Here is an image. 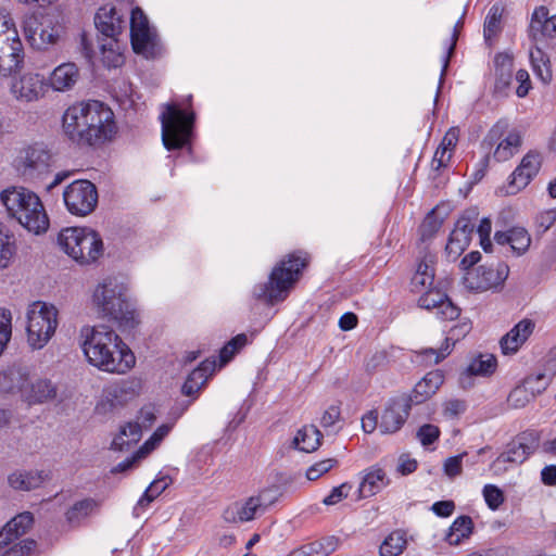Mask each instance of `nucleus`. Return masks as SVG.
<instances>
[{
    "mask_svg": "<svg viewBox=\"0 0 556 556\" xmlns=\"http://www.w3.org/2000/svg\"><path fill=\"white\" fill-rule=\"evenodd\" d=\"M466 455H467L466 453H462L459 455L448 457L444 462V466H443L445 475L448 476L450 478H454V477L460 475L463 458Z\"/></svg>",
    "mask_w": 556,
    "mask_h": 556,
    "instance_id": "63",
    "label": "nucleus"
},
{
    "mask_svg": "<svg viewBox=\"0 0 556 556\" xmlns=\"http://www.w3.org/2000/svg\"><path fill=\"white\" fill-rule=\"evenodd\" d=\"M320 440V431L315 426L311 425L304 426L296 432L293 444L298 450L309 453L317 450Z\"/></svg>",
    "mask_w": 556,
    "mask_h": 556,
    "instance_id": "40",
    "label": "nucleus"
},
{
    "mask_svg": "<svg viewBox=\"0 0 556 556\" xmlns=\"http://www.w3.org/2000/svg\"><path fill=\"white\" fill-rule=\"evenodd\" d=\"M34 522L33 515L30 513H22L14 518H12L9 522L5 525V531H10L11 527H14L16 532L20 535H23L26 533V531L31 527Z\"/></svg>",
    "mask_w": 556,
    "mask_h": 556,
    "instance_id": "55",
    "label": "nucleus"
},
{
    "mask_svg": "<svg viewBox=\"0 0 556 556\" xmlns=\"http://www.w3.org/2000/svg\"><path fill=\"white\" fill-rule=\"evenodd\" d=\"M532 70L535 76L545 85L552 80V70L549 59L540 48H535L530 52Z\"/></svg>",
    "mask_w": 556,
    "mask_h": 556,
    "instance_id": "44",
    "label": "nucleus"
},
{
    "mask_svg": "<svg viewBox=\"0 0 556 556\" xmlns=\"http://www.w3.org/2000/svg\"><path fill=\"white\" fill-rule=\"evenodd\" d=\"M482 495L491 510L498 509L505 500L503 491L494 484H485L482 490Z\"/></svg>",
    "mask_w": 556,
    "mask_h": 556,
    "instance_id": "54",
    "label": "nucleus"
},
{
    "mask_svg": "<svg viewBox=\"0 0 556 556\" xmlns=\"http://www.w3.org/2000/svg\"><path fill=\"white\" fill-rule=\"evenodd\" d=\"M541 167L540 154L528 152L521 160L520 164L511 173L508 182V193H517L526 188Z\"/></svg>",
    "mask_w": 556,
    "mask_h": 556,
    "instance_id": "21",
    "label": "nucleus"
},
{
    "mask_svg": "<svg viewBox=\"0 0 556 556\" xmlns=\"http://www.w3.org/2000/svg\"><path fill=\"white\" fill-rule=\"evenodd\" d=\"M170 430V426L162 425L160 426L149 440L144 442V444L138 450L139 457H146L150 452H152L161 441L168 434Z\"/></svg>",
    "mask_w": 556,
    "mask_h": 556,
    "instance_id": "52",
    "label": "nucleus"
},
{
    "mask_svg": "<svg viewBox=\"0 0 556 556\" xmlns=\"http://www.w3.org/2000/svg\"><path fill=\"white\" fill-rule=\"evenodd\" d=\"M28 372L20 367H11L0 371V392L21 393L24 395Z\"/></svg>",
    "mask_w": 556,
    "mask_h": 556,
    "instance_id": "33",
    "label": "nucleus"
},
{
    "mask_svg": "<svg viewBox=\"0 0 556 556\" xmlns=\"http://www.w3.org/2000/svg\"><path fill=\"white\" fill-rule=\"evenodd\" d=\"M390 480L383 469L372 466L363 472L358 486V497L367 498L376 495L389 484Z\"/></svg>",
    "mask_w": 556,
    "mask_h": 556,
    "instance_id": "26",
    "label": "nucleus"
},
{
    "mask_svg": "<svg viewBox=\"0 0 556 556\" xmlns=\"http://www.w3.org/2000/svg\"><path fill=\"white\" fill-rule=\"evenodd\" d=\"M280 493L276 488H266L257 493L229 504L222 514L227 523H245L265 515L278 501Z\"/></svg>",
    "mask_w": 556,
    "mask_h": 556,
    "instance_id": "7",
    "label": "nucleus"
},
{
    "mask_svg": "<svg viewBox=\"0 0 556 556\" xmlns=\"http://www.w3.org/2000/svg\"><path fill=\"white\" fill-rule=\"evenodd\" d=\"M16 241L12 233L0 229V270L11 266L16 255Z\"/></svg>",
    "mask_w": 556,
    "mask_h": 556,
    "instance_id": "45",
    "label": "nucleus"
},
{
    "mask_svg": "<svg viewBox=\"0 0 556 556\" xmlns=\"http://www.w3.org/2000/svg\"><path fill=\"white\" fill-rule=\"evenodd\" d=\"M419 306L434 311L438 318L442 320H454L459 315V308L452 301L438 290H429L419 298Z\"/></svg>",
    "mask_w": 556,
    "mask_h": 556,
    "instance_id": "22",
    "label": "nucleus"
},
{
    "mask_svg": "<svg viewBox=\"0 0 556 556\" xmlns=\"http://www.w3.org/2000/svg\"><path fill=\"white\" fill-rule=\"evenodd\" d=\"M478 235L480 237V245L485 252H490L492 248V241L490 239V233L492 231L491 220L486 217L480 220L478 226Z\"/></svg>",
    "mask_w": 556,
    "mask_h": 556,
    "instance_id": "60",
    "label": "nucleus"
},
{
    "mask_svg": "<svg viewBox=\"0 0 556 556\" xmlns=\"http://www.w3.org/2000/svg\"><path fill=\"white\" fill-rule=\"evenodd\" d=\"M435 256L426 253L417 265L416 271L412 278V286L415 291H422L431 287L434 281Z\"/></svg>",
    "mask_w": 556,
    "mask_h": 556,
    "instance_id": "35",
    "label": "nucleus"
},
{
    "mask_svg": "<svg viewBox=\"0 0 556 556\" xmlns=\"http://www.w3.org/2000/svg\"><path fill=\"white\" fill-rule=\"evenodd\" d=\"M472 532V520L468 516H459L451 525L445 540L450 545H458Z\"/></svg>",
    "mask_w": 556,
    "mask_h": 556,
    "instance_id": "42",
    "label": "nucleus"
},
{
    "mask_svg": "<svg viewBox=\"0 0 556 556\" xmlns=\"http://www.w3.org/2000/svg\"><path fill=\"white\" fill-rule=\"evenodd\" d=\"M12 315L9 309H0V355L3 353L12 334Z\"/></svg>",
    "mask_w": 556,
    "mask_h": 556,
    "instance_id": "53",
    "label": "nucleus"
},
{
    "mask_svg": "<svg viewBox=\"0 0 556 556\" xmlns=\"http://www.w3.org/2000/svg\"><path fill=\"white\" fill-rule=\"evenodd\" d=\"M99 50L104 66L116 68L124 63V55L118 37H104L100 40Z\"/></svg>",
    "mask_w": 556,
    "mask_h": 556,
    "instance_id": "36",
    "label": "nucleus"
},
{
    "mask_svg": "<svg viewBox=\"0 0 556 556\" xmlns=\"http://www.w3.org/2000/svg\"><path fill=\"white\" fill-rule=\"evenodd\" d=\"M62 30L56 16L50 13L33 14L24 21L26 40L38 51H47L55 46Z\"/></svg>",
    "mask_w": 556,
    "mask_h": 556,
    "instance_id": "9",
    "label": "nucleus"
},
{
    "mask_svg": "<svg viewBox=\"0 0 556 556\" xmlns=\"http://www.w3.org/2000/svg\"><path fill=\"white\" fill-rule=\"evenodd\" d=\"M534 328L529 319L520 320L508 333L501 339V349L504 354H514L527 341Z\"/></svg>",
    "mask_w": 556,
    "mask_h": 556,
    "instance_id": "28",
    "label": "nucleus"
},
{
    "mask_svg": "<svg viewBox=\"0 0 556 556\" xmlns=\"http://www.w3.org/2000/svg\"><path fill=\"white\" fill-rule=\"evenodd\" d=\"M336 463L334 459L328 458L314 464L306 471L307 479L311 481L317 480L320 476L328 472Z\"/></svg>",
    "mask_w": 556,
    "mask_h": 556,
    "instance_id": "59",
    "label": "nucleus"
},
{
    "mask_svg": "<svg viewBox=\"0 0 556 556\" xmlns=\"http://www.w3.org/2000/svg\"><path fill=\"white\" fill-rule=\"evenodd\" d=\"M162 141L167 150L180 149L188 143L193 113L186 114L176 104H166L161 114Z\"/></svg>",
    "mask_w": 556,
    "mask_h": 556,
    "instance_id": "8",
    "label": "nucleus"
},
{
    "mask_svg": "<svg viewBox=\"0 0 556 556\" xmlns=\"http://www.w3.org/2000/svg\"><path fill=\"white\" fill-rule=\"evenodd\" d=\"M534 379H525L521 386L516 387L508 395V403L514 408L525 407L538 394L542 393L543 386L533 387Z\"/></svg>",
    "mask_w": 556,
    "mask_h": 556,
    "instance_id": "37",
    "label": "nucleus"
},
{
    "mask_svg": "<svg viewBox=\"0 0 556 556\" xmlns=\"http://www.w3.org/2000/svg\"><path fill=\"white\" fill-rule=\"evenodd\" d=\"M331 551H333V547L324 548L321 542H314L293 551L288 556H326Z\"/></svg>",
    "mask_w": 556,
    "mask_h": 556,
    "instance_id": "56",
    "label": "nucleus"
},
{
    "mask_svg": "<svg viewBox=\"0 0 556 556\" xmlns=\"http://www.w3.org/2000/svg\"><path fill=\"white\" fill-rule=\"evenodd\" d=\"M496 369V358L492 354H480L473 357L464 374L469 376H489Z\"/></svg>",
    "mask_w": 556,
    "mask_h": 556,
    "instance_id": "43",
    "label": "nucleus"
},
{
    "mask_svg": "<svg viewBox=\"0 0 556 556\" xmlns=\"http://www.w3.org/2000/svg\"><path fill=\"white\" fill-rule=\"evenodd\" d=\"M14 41L22 42L15 23L9 13L0 11V49Z\"/></svg>",
    "mask_w": 556,
    "mask_h": 556,
    "instance_id": "46",
    "label": "nucleus"
},
{
    "mask_svg": "<svg viewBox=\"0 0 556 556\" xmlns=\"http://www.w3.org/2000/svg\"><path fill=\"white\" fill-rule=\"evenodd\" d=\"M92 303L102 316L116 321L121 327L135 326L136 312L127 298V288L117 279H103L93 291Z\"/></svg>",
    "mask_w": 556,
    "mask_h": 556,
    "instance_id": "4",
    "label": "nucleus"
},
{
    "mask_svg": "<svg viewBox=\"0 0 556 556\" xmlns=\"http://www.w3.org/2000/svg\"><path fill=\"white\" fill-rule=\"evenodd\" d=\"M470 327L468 324H462L453 327L448 334L445 337L444 342L438 349L428 348L422 350L419 355L428 365L438 364L443 361L446 356H448L452 352V349L460 337H464L468 333Z\"/></svg>",
    "mask_w": 556,
    "mask_h": 556,
    "instance_id": "23",
    "label": "nucleus"
},
{
    "mask_svg": "<svg viewBox=\"0 0 556 556\" xmlns=\"http://www.w3.org/2000/svg\"><path fill=\"white\" fill-rule=\"evenodd\" d=\"M60 248L75 262L89 265L103 254V242L98 232L86 227H68L60 231Z\"/></svg>",
    "mask_w": 556,
    "mask_h": 556,
    "instance_id": "5",
    "label": "nucleus"
},
{
    "mask_svg": "<svg viewBox=\"0 0 556 556\" xmlns=\"http://www.w3.org/2000/svg\"><path fill=\"white\" fill-rule=\"evenodd\" d=\"M216 369L215 359L203 361L187 378L182 386V393L186 396L197 395L198 392L204 387L207 379L213 375Z\"/></svg>",
    "mask_w": 556,
    "mask_h": 556,
    "instance_id": "29",
    "label": "nucleus"
},
{
    "mask_svg": "<svg viewBox=\"0 0 556 556\" xmlns=\"http://www.w3.org/2000/svg\"><path fill=\"white\" fill-rule=\"evenodd\" d=\"M249 340L247 334L240 333L228 341L219 352V367L229 363L235 355L248 344Z\"/></svg>",
    "mask_w": 556,
    "mask_h": 556,
    "instance_id": "47",
    "label": "nucleus"
},
{
    "mask_svg": "<svg viewBox=\"0 0 556 556\" xmlns=\"http://www.w3.org/2000/svg\"><path fill=\"white\" fill-rule=\"evenodd\" d=\"M530 31L532 33L533 37H535L538 33H541L546 37H555L556 15L548 17V11L544 7L535 9L530 24Z\"/></svg>",
    "mask_w": 556,
    "mask_h": 556,
    "instance_id": "38",
    "label": "nucleus"
},
{
    "mask_svg": "<svg viewBox=\"0 0 556 556\" xmlns=\"http://www.w3.org/2000/svg\"><path fill=\"white\" fill-rule=\"evenodd\" d=\"M306 264L307 257L305 255L298 253L287 255L273 268L266 283L254 287L253 295L271 305L285 301Z\"/></svg>",
    "mask_w": 556,
    "mask_h": 556,
    "instance_id": "3",
    "label": "nucleus"
},
{
    "mask_svg": "<svg viewBox=\"0 0 556 556\" xmlns=\"http://www.w3.org/2000/svg\"><path fill=\"white\" fill-rule=\"evenodd\" d=\"M63 199L71 214L87 216L98 204V191L89 180H75L65 188Z\"/></svg>",
    "mask_w": 556,
    "mask_h": 556,
    "instance_id": "11",
    "label": "nucleus"
},
{
    "mask_svg": "<svg viewBox=\"0 0 556 556\" xmlns=\"http://www.w3.org/2000/svg\"><path fill=\"white\" fill-rule=\"evenodd\" d=\"M440 435V430L434 425H424L419 428L417 432V437L420 440L422 445L432 444L435 440H438Z\"/></svg>",
    "mask_w": 556,
    "mask_h": 556,
    "instance_id": "62",
    "label": "nucleus"
},
{
    "mask_svg": "<svg viewBox=\"0 0 556 556\" xmlns=\"http://www.w3.org/2000/svg\"><path fill=\"white\" fill-rule=\"evenodd\" d=\"M469 239H467L464 232L453 230L445 247L447 256L453 261L456 260L469 245Z\"/></svg>",
    "mask_w": 556,
    "mask_h": 556,
    "instance_id": "49",
    "label": "nucleus"
},
{
    "mask_svg": "<svg viewBox=\"0 0 556 556\" xmlns=\"http://www.w3.org/2000/svg\"><path fill=\"white\" fill-rule=\"evenodd\" d=\"M508 274L509 268L503 262L481 265L477 269L467 271L463 278V283L470 291H486L502 286Z\"/></svg>",
    "mask_w": 556,
    "mask_h": 556,
    "instance_id": "13",
    "label": "nucleus"
},
{
    "mask_svg": "<svg viewBox=\"0 0 556 556\" xmlns=\"http://www.w3.org/2000/svg\"><path fill=\"white\" fill-rule=\"evenodd\" d=\"M521 147V136L517 130L508 135L497 144L493 156L497 162H505L511 159Z\"/></svg>",
    "mask_w": 556,
    "mask_h": 556,
    "instance_id": "41",
    "label": "nucleus"
},
{
    "mask_svg": "<svg viewBox=\"0 0 556 556\" xmlns=\"http://www.w3.org/2000/svg\"><path fill=\"white\" fill-rule=\"evenodd\" d=\"M538 228L545 232L556 223V208H551L538 214L535 219Z\"/></svg>",
    "mask_w": 556,
    "mask_h": 556,
    "instance_id": "64",
    "label": "nucleus"
},
{
    "mask_svg": "<svg viewBox=\"0 0 556 556\" xmlns=\"http://www.w3.org/2000/svg\"><path fill=\"white\" fill-rule=\"evenodd\" d=\"M443 383V376L440 371L428 372L420 381H418L412 394L407 395L410 399V404H421L430 399Z\"/></svg>",
    "mask_w": 556,
    "mask_h": 556,
    "instance_id": "30",
    "label": "nucleus"
},
{
    "mask_svg": "<svg viewBox=\"0 0 556 556\" xmlns=\"http://www.w3.org/2000/svg\"><path fill=\"white\" fill-rule=\"evenodd\" d=\"M24 61V49L22 42L11 43L0 49V75L9 76L18 71Z\"/></svg>",
    "mask_w": 556,
    "mask_h": 556,
    "instance_id": "34",
    "label": "nucleus"
},
{
    "mask_svg": "<svg viewBox=\"0 0 556 556\" xmlns=\"http://www.w3.org/2000/svg\"><path fill=\"white\" fill-rule=\"evenodd\" d=\"M62 128L66 137L77 143H90L91 134L87 132L86 102L75 103L66 109L62 117Z\"/></svg>",
    "mask_w": 556,
    "mask_h": 556,
    "instance_id": "16",
    "label": "nucleus"
},
{
    "mask_svg": "<svg viewBox=\"0 0 556 556\" xmlns=\"http://www.w3.org/2000/svg\"><path fill=\"white\" fill-rule=\"evenodd\" d=\"M130 39L136 53L153 58L156 52V35L149 26V21L141 9H131Z\"/></svg>",
    "mask_w": 556,
    "mask_h": 556,
    "instance_id": "14",
    "label": "nucleus"
},
{
    "mask_svg": "<svg viewBox=\"0 0 556 556\" xmlns=\"http://www.w3.org/2000/svg\"><path fill=\"white\" fill-rule=\"evenodd\" d=\"M56 396V388L49 379L38 378L34 381L28 379L23 399L29 404L45 403Z\"/></svg>",
    "mask_w": 556,
    "mask_h": 556,
    "instance_id": "31",
    "label": "nucleus"
},
{
    "mask_svg": "<svg viewBox=\"0 0 556 556\" xmlns=\"http://www.w3.org/2000/svg\"><path fill=\"white\" fill-rule=\"evenodd\" d=\"M0 203L8 215L35 235L49 228V218L40 198L22 186H10L0 192Z\"/></svg>",
    "mask_w": 556,
    "mask_h": 556,
    "instance_id": "2",
    "label": "nucleus"
},
{
    "mask_svg": "<svg viewBox=\"0 0 556 556\" xmlns=\"http://www.w3.org/2000/svg\"><path fill=\"white\" fill-rule=\"evenodd\" d=\"M494 93L504 96L513 78L514 56L508 52L495 54L494 60Z\"/></svg>",
    "mask_w": 556,
    "mask_h": 556,
    "instance_id": "25",
    "label": "nucleus"
},
{
    "mask_svg": "<svg viewBox=\"0 0 556 556\" xmlns=\"http://www.w3.org/2000/svg\"><path fill=\"white\" fill-rule=\"evenodd\" d=\"M47 83L42 75L26 73L11 85V92L18 101L33 102L43 97Z\"/></svg>",
    "mask_w": 556,
    "mask_h": 556,
    "instance_id": "20",
    "label": "nucleus"
},
{
    "mask_svg": "<svg viewBox=\"0 0 556 556\" xmlns=\"http://www.w3.org/2000/svg\"><path fill=\"white\" fill-rule=\"evenodd\" d=\"M50 153L40 146H29L20 151L14 160L15 169L25 178H34L49 167Z\"/></svg>",
    "mask_w": 556,
    "mask_h": 556,
    "instance_id": "15",
    "label": "nucleus"
},
{
    "mask_svg": "<svg viewBox=\"0 0 556 556\" xmlns=\"http://www.w3.org/2000/svg\"><path fill=\"white\" fill-rule=\"evenodd\" d=\"M154 421L155 414L153 408H142L137 420L129 421L121 428L119 433L112 442V447L118 451L128 448L131 444L137 443L140 440L142 431L150 429Z\"/></svg>",
    "mask_w": 556,
    "mask_h": 556,
    "instance_id": "17",
    "label": "nucleus"
},
{
    "mask_svg": "<svg viewBox=\"0 0 556 556\" xmlns=\"http://www.w3.org/2000/svg\"><path fill=\"white\" fill-rule=\"evenodd\" d=\"M510 248L516 255L525 254L531 243L529 232L522 227H515L510 229Z\"/></svg>",
    "mask_w": 556,
    "mask_h": 556,
    "instance_id": "50",
    "label": "nucleus"
},
{
    "mask_svg": "<svg viewBox=\"0 0 556 556\" xmlns=\"http://www.w3.org/2000/svg\"><path fill=\"white\" fill-rule=\"evenodd\" d=\"M441 225H442V219H439L437 216V211L432 210L426 216V218L424 219V222L420 226L421 236L424 238L433 236L439 230Z\"/></svg>",
    "mask_w": 556,
    "mask_h": 556,
    "instance_id": "58",
    "label": "nucleus"
},
{
    "mask_svg": "<svg viewBox=\"0 0 556 556\" xmlns=\"http://www.w3.org/2000/svg\"><path fill=\"white\" fill-rule=\"evenodd\" d=\"M459 139V129L451 127L444 135L440 146L434 152L431 166L433 169L439 170L450 163L454 149Z\"/></svg>",
    "mask_w": 556,
    "mask_h": 556,
    "instance_id": "32",
    "label": "nucleus"
},
{
    "mask_svg": "<svg viewBox=\"0 0 556 556\" xmlns=\"http://www.w3.org/2000/svg\"><path fill=\"white\" fill-rule=\"evenodd\" d=\"M412 404L407 394L394 396L388 401L381 414L379 430L382 433H394L405 424Z\"/></svg>",
    "mask_w": 556,
    "mask_h": 556,
    "instance_id": "18",
    "label": "nucleus"
},
{
    "mask_svg": "<svg viewBox=\"0 0 556 556\" xmlns=\"http://www.w3.org/2000/svg\"><path fill=\"white\" fill-rule=\"evenodd\" d=\"M352 490V484L344 482L339 486H334L330 493L323 500L325 505L331 506L340 503L343 498L348 497Z\"/></svg>",
    "mask_w": 556,
    "mask_h": 556,
    "instance_id": "57",
    "label": "nucleus"
},
{
    "mask_svg": "<svg viewBox=\"0 0 556 556\" xmlns=\"http://www.w3.org/2000/svg\"><path fill=\"white\" fill-rule=\"evenodd\" d=\"M36 543L33 540H22L18 543L11 546L5 553L4 556H29L31 552L35 549Z\"/></svg>",
    "mask_w": 556,
    "mask_h": 556,
    "instance_id": "61",
    "label": "nucleus"
},
{
    "mask_svg": "<svg viewBox=\"0 0 556 556\" xmlns=\"http://www.w3.org/2000/svg\"><path fill=\"white\" fill-rule=\"evenodd\" d=\"M87 132L91 134L90 143L94 146L111 139L115 132L114 114L103 103L92 100L86 102Z\"/></svg>",
    "mask_w": 556,
    "mask_h": 556,
    "instance_id": "10",
    "label": "nucleus"
},
{
    "mask_svg": "<svg viewBox=\"0 0 556 556\" xmlns=\"http://www.w3.org/2000/svg\"><path fill=\"white\" fill-rule=\"evenodd\" d=\"M80 338L81 348L88 363L99 370L124 375L136 364L132 351L108 326H86L80 330Z\"/></svg>",
    "mask_w": 556,
    "mask_h": 556,
    "instance_id": "1",
    "label": "nucleus"
},
{
    "mask_svg": "<svg viewBox=\"0 0 556 556\" xmlns=\"http://www.w3.org/2000/svg\"><path fill=\"white\" fill-rule=\"evenodd\" d=\"M26 337L31 350L43 349L59 326V309L51 303L35 301L26 311Z\"/></svg>",
    "mask_w": 556,
    "mask_h": 556,
    "instance_id": "6",
    "label": "nucleus"
},
{
    "mask_svg": "<svg viewBox=\"0 0 556 556\" xmlns=\"http://www.w3.org/2000/svg\"><path fill=\"white\" fill-rule=\"evenodd\" d=\"M538 445L532 433H523L506 445L505 451L491 464L494 475L500 476L508 470V465L522 464Z\"/></svg>",
    "mask_w": 556,
    "mask_h": 556,
    "instance_id": "12",
    "label": "nucleus"
},
{
    "mask_svg": "<svg viewBox=\"0 0 556 556\" xmlns=\"http://www.w3.org/2000/svg\"><path fill=\"white\" fill-rule=\"evenodd\" d=\"M79 79V70L73 62L56 66L48 78L47 86L58 92H65L74 88Z\"/></svg>",
    "mask_w": 556,
    "mask_h": 556,
    "instance_id": "24",
    "label": "nucleus"
},
{
    "mask_svg": "<svg viewBox=\"0 0 556 556\" xmlns=\"http://www.w3.org/2000/svg\"><path fill=\"white\" fill-rule=\"evenodd\" d=\"M100 506L101 503L93 498L78 501L66 511V520L72 525H80L86 518L98 513Z\"/></svg>",
    "mask_w": 556,
    "mask_h": 556,
    "instance_id": "39",
    "label": "nucleus"
},
{
    "mask_svg": "<svg viewBox=\"0 0 556 556\" xmlns=\"http://www.w3.org/2000/svg\"><path fill=\"white\" fill-rule=\"evenodd\" d=\"M406 545V539L404 533L394 531L390 533L380 546L381 556H397L400 555Z\"/></svg>",
    "mask_w": 556,
    "mask_h": 556,
    "instance_id": "48",
    "label": "nucleus"
},
{
    "mask_svg": "<svg viewBox=\"0 0 556 556\" xmlns=\"http://www.w3.org/2000/svg\"><path fill=\"white\" fill-rule=\"evenodd\" d=\"M503 9L498 4H494L488 12L484 21V37L490 40L501 29V18Z\"/></svg>",
    "mask_w": 556,
    "mask_h": 556,
    "instance_id": "51",
    "label": "nucleus"
},
{
    "mask_svg": "<svg viewBox=\"0 0 556 556\" xmlns=\"http://www.w3.org/2000/svg\"><path fill=\"white\" fill-rule=\"evenodd\" d=\"M49 478L45 470H16L8 477L9 485L17 491H30L42 485Z\"/></svg>",
    "mask_w": 556,
    "mask_h": 556,
    "instance_id": "27",
    "label": "nucleus"
},
{
    "mask_svg": "<svg viewBox=\"0 0 556 556\" xmlns=\"http://www.w3.org/2000/svg\"><path fill=\"white\" fill-rule=\"evenodd\" d=\"M127 11L113 4H104L96 13L94 25L104 37H118L126 28Z\"/></svg>",
    "mask_w": 556,
    "mask_h": 556,
    "instance_id": "19",
    "label": "nucleus"
}]
</instances>
